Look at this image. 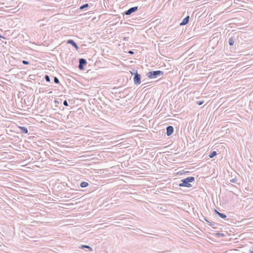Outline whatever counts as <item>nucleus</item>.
Segmentation results:
<instances>
[{"mask_svg":"<svg viewBox=\"0 0 253 253\" xmlns=\"http://www.w3.org/2000/svg\"><path fill=\"white\" fill-rule=\"evenodd\" d=\"M218 215L223 219H225L227 217L225 214L221 212L218 213Z\"/></svg>","mask_w":253,"mask_h":253,"instance_id":"15","label":"nucleus"},{"mask_svg":"<svg viewBox=\"0 0 253 253\" xmlns=\"http://www.w3.org/2000/svg\"><path fill=\"white\" fill-rule=\"evenodd\" d=\"M44 79H45V80L47 82H50V77H49V76L48 75H45V76H44Z\"/></svg>","mask_w":253,"mask_h":253,"instance_id":"17","label":"nucleus"},{"mask_svg":"<svg viewBox=\"0 0 253 253\" xmlns=\"http://www.w3.org/2000/svg\"><path fill=\"white\" fill-rule=\"evenodd\" d=\"M54 102L56 104V105L57 104L61 103V99H60L59 100H57H57H54Z\"/></svg>","mask_w":253,"mask_h":253,"instance_id":"20","label":"nucleus"},{"mask_svg":"<svg viewBox=\"0 0 253 253\" xmlns=\"http://www.w3.org/2000/svg\"><path fill=\"white\" fill-rule=\"evenodd\" d=\"M164 72L160 70L149 71L147 74V76L150 79H155L162 76Z\"/></svg>","mask_w":253,"mask_h":253,"instance_id":"2","label":"nucleus"},{"mask_svg":"<svg viewBox=\"0 0 253 253\" xmlns=\"http://www.w3.org/2000/svg\"><path fill=\"white\" fill-rule=\"evenodd\" d=\"M19 128L23 133L27 134L28 132V128L25 126H19Z\"/></svg>","mask_w":253,"mask_h":253,"instance_id":"10","label":"nucleus"},{"mask_svg":"<svg viewBox=\"0 0 253 253\" xmlns=\"http://www.w3.org/2000/svg\"><path fill=\"white\" fill-rule=\"evenodd\" d=\"M67 43L71 44L73 47H74L75 48V49L77 50H78L79 49V47L78 46L77 44L73 40H71V39L68 40L67 42Z\"/></svg>","mask_w":253,"mask_h":253,"instance_id":"7","label":"nucleus"},{"mask_svg":"<svg viewBox=\"0 0 253 253\" xmlns=\"http://www.w3.org/2000/svg\"><path fill=\"white\" fill-rule=\"evenodd\" d=\"M236 38L235 37H231L229 39V44L230 46H232L234 45V42H235L236 41Z\"/></svg>","mask_w":253,"mask_h":253,"instance_id":"9","label":"nucleus"},{"mask_svg":"<svg viewBox=\"0 0 253 253\" xmlns=\"http://www.w3.org/2000/svg\"><path fill=\"white\" fill-rule=\"evenodd\" d=\"M214 212L218 215V213H219L220 212L216 210H214Z\"/></svg>","mask_w":253,"mask_h":253,"instance_id":"28","label":"nucleus"},{"mask_svg":"<svg viewBox=\"0 0 253 253\" xmlns=\"http://www.w3.org/2000/svg\"><path fill=\"white\" fill-rule=\"evenodd\" d=\"M196 103L198 105H201L204 103V101H197Z\"/></svg>","mask_w":253,"mask_h":253,"instance_id":"19","label":"nucleus"},{"mask_svg":"<svg viewBox=\"0 0 253 253\" xmlns=\"http://www.w3.org/2000/svg\"><path fill=\"white\" fill-rule=\"evenodd\" d=\"M81 249H88L90 251H92V249L91 247H90V246H87V245H82L80 247Z\"/></svg>","mask_w":253,"mask_h":253,"instance_id":"11","label":"nucleus"},{"mask_svg":"<svg viewBox=\"0 0 253 253\" xmlns=\"http://www.w3.org/2000/svg\"><path fill=\"white\" fill-rule=\"evenodd\" d=\"M237 180L236 178H233L230 180V181L232 183H236L237 182Z\"/></svg>","mask_w":253,"mask_h":253,"instance_id":"22","label":"nucleus"},{"mask_svg":"<svg viewBox=\"0 0 253 253\" xmlns=\"http://www.w3.org/2000/svg\"><path fill=\"white\" fill-rule=\"evenodd\" d=\"M54 107H55V108H53V109L54 110H56V108L58 107V106L57 105H55Z\"/></svg>","mask_w":253,"mask_h":253,"instance_id":"30","label":"nucleus"},{"mask_svg":"<svg viewBox=\"0 0 253 253\" xmlns=\"http://www.w3.org/2000/svg\"><path fill=\"white\" fill-rule=\"evenodd\" d=\"M54 82L56 84H59V79L56 77H54Z\"/></svg>","mask_w":253,"mask_h":253,"instance_id":"18","label":"nucleus"},{"mask_svg":"<svg viewBox=\"0 0 253 253\" xmlns=\"http://www.w3.org/2000/svg\"><path fill=\"white\" fill-rule=\"evenodd\" d=\"M128 53L130 54H134V52L132 50H129Z\"/></svg>","mask_w":253,"mask_h":253,"instance_id":"27","label":"nucleus"},{"mask_svg":"<svg viewBox=\"0 0 253 253\" xmlns=\"http://www.w3.org/2000/svg\"><path fill=\"white\" fill-rule=\"evenodd\" d=\"M132 75H134L133 77V81L134 83L136 84H139L141 83V76L140 74H138L137 71L135 73H132Z\"/></svg>","mask_w":253,"mask_h":253,"instance_id":"3","label":"nucleus"},{"mask_svg":"<svg viewBox=\"0 0 253 253\" xmlns=\"http://www.w3.org/2000/svg\"><path fill=\"white\" fill-rule=\"evenodd\" d=\"M138 9V6H134L130 7L128 10H126L125 12H124V15H129L131 14L136 12Z\"/></svg>","mask_w":253,"mask_h":253,"instance_id":"5","label":"nucleus"},{"mask_svg":"<svg viewBox=\"0 0 253 253\" xmlns=\"http://www.w3.org/2000/svg\"><path fill=\"white\" fill-rule=\"evenodd\" d=\"M216 235H218V236H221V237H222V236H224V234H223L221 233H220V232H217L216 233Z\"/></svg>","mask_w":253,"mask_h":253,"instance_id":"25","label":"nucleus"},{"mask_svg":"<svg viewBox=\"0 0 253 253\" xmlns=\"http://www.w3.org/2000/svg\"><path fill=\"white\" fill-rule=\"evenodd\" d=\"M195 181V177L193 176L187 177L181 180V183L178 184L180 187H185L187 188H190L192 186L191 182Z\"/></svg>","mask_w":253,"mask_h":253,"instance_id":"1","label":"nucleus"},{"mask_svg":"<svg viewBox=\"0 0 253 253\" xmlns=\"http://www.w3.org/2000/svg\"><path fill=\"white\" fill-rule=\"evenodd\" d=\"M166 134L168 136L171 135L174 131V128L172 126H169L166 128Z\"/></svg>","mask_w":253,"mask_h":253,"instance_id":"6","label":"nucleus"},{"mask_svg":"<svg viewBox=\"0 0 253 253\" xmlns=\"http://www.w3.org/2000/svg\"><path fill=\"white\" fill-rule=\"evenodd\" d=\"M22 63L24 65H28L29 64V62L28 61H26V60H23L22 61Z\"/></svg>","mask_w":253,"mask_h":253,"instance_id":"23","label":"nucleus"},{"mask_svg":"<svg viewBox=\"0 0 253 253\" xmlns=\"http://www.w3.org/2000/svg\"><path fill=\"white\" fill-rule=\"evenodd\" d=\"M119 87H115L114 88H112V90L114 91L115 93H117V90L119 88Z\"/></svg>","mask_w":253,"mask_h":253,"instance_id":"24","label":"nucleus"},{"mask_svg":"<svg viewBox=\"0 0 253 253\" xmlns=\"http://www.w3.org/2000/svg\"><path fill=\"white\" fill-rule=\"evenodd\" d=\"M88 183L87 182H82L80 183V186L82 188H85L88 186Z\"/></svg>","mask_w":253,"mask_h":253,"instance_id":"12","label":"nucleus"},{"mask_svg":"<svg viewBox=\"0 0 253 253\" xmlns=\"http://www.w3.org/2000/svg\"><path fill=\"white\" fill-rule=\"evenodd\" d=\"M88 6H89V4L88 3H85L84 4L81 5L79 8V9L82 10L84 8L88 7Z\"/></svg>","mask_w":253,"mask_h":253,"instance_id":"16","label":"nucleus"},{"mask_svg":"<svg viewBox=\"0 0 253 253\" xmlns=\"http://www.w3.org/2000/svg\"><path fill=\"white\" fill-rule=\"evenodd\" d=\"M204 219L206 220V221L208 223V224L210 226L213 227V225L215 224H216V223L215 222H210L209 220H208L205 217H204Z\"/></svg>","mask_w":253,"mask_h":253,"instance_id":"14","label":"nucleus"},{"mask_svg":"<svg viewBox=\"0 0 253 253\" xmlns=\"http://www.w3.org/2000/svg\"><path fill=\"white\" fill-rule=\"evenodd\" d=\"M248 253H253V247L252 249H250Z\"/></svg>","mask_w":253,"mask_h":253,"instance_id":"26","label":"nucleus"},{"mask_svg":"<svg viewBox=\"0 0 253 253\" xmlns=\"http://www.w3.org/2000/svg\"><path fill=\"white\" fill-rule=\"evenodd\" d=\"M44 9V10H51V9H50V8H48V7H46V8H45V9Z\"/></svg>","mask_w":253,"mask_h":253,"instance_id":"29","label":"nucleus"},{"mask_svg":"<svg viewBox=\"0 0 253 253\" xmlns=\"http://www.w3.org/2000/svg\"><path fill=\"white\" fill-rule=\"evenodd\" d=\"M216 155H217L216 152L214 151H212L210 153V154L209 155V156L210 158H212L214 157L215 156H216Z\"/></svg>","mask_w":253,"mask_h":253,"instance_id":"13","label":"nucleus"},{"mask_svg":"<svg viewBox=\"0 0 253 253\" xmlns=\"http://www.w3.org/2000/svg\"><path fill=\"white\" fill-rule=\"evenodd\" d=\"M63 105L65 106H68L69 105H68V103L67 101V100H65L64 101H63Z\"/></svg>","mask_w":253,"mask_h":253,"instance_id":"21","label":"nucleus"},{"mask_svg":"<svg viewBox=\"0 0 253 253\" xmlns=\"http://www.w3.org/2000/svg\"><path fill=\"white\" fill-rule=\"evenodd\" d=\"M79 64L78 68L80 70H83L84 69V66L87 64L86 60L84 58L79 59Z\"/></svg>","mask_w":253,"mask_h":253,"instance_id":"4","label":"nucleus"},{"mask_svg":"<svg viewBox=\"0 0 253 253\" xmlns=\"http://www.w3.org/2000/svg\"><path fill=\"white\" fill-rule=\"evenodd\" d=\"M189 16H187L186 17H185L182 22L180 23V26H184L187 24L189 21Z\"/></svg>","mask_w":253,"mask_h":253,"instance_id":"8","label":"nucleus"}]
</instances>
